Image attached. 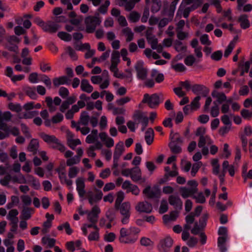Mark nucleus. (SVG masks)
Here are the masks:
<instances>
[{
  "mask_svg": "<svg viewBox=\"0 0 252 252\" xmlns=\"http://www.w3.org/2000/svg\"><path fill=\"white\" fill-rule=\"evenodd\" d=\"M128 230L124 227L122 228L120 231V236L119 240L120 243L124 244H133L138 239L137 234L140 232V230L136 227H130Z\"/></svg>",
  "mask_w": 252,
  "mask_h": 252,
  "instance_id": "nucleus-1",
  "label": "nucleus"
},
{
  "mask_svg": "<svg viewBox=\"0 0 252 252\" xmlns=\"http://www.w3.org/2000/svg\"><path fill=\"white\" fill-rule=\"evenodd\" d=\"M39 136L43 140L47 143L49 147L55 150H58L61 152H63L65 147L60 142V141L54 135H48L44 132L39 133Z\"/></svg>",
  "mask_w": 252,
  "mask_h": 252,
  "instance_id": "nucleus-2",
  "label": "nucleus"
},
{
  "mask_svg": "<svg viewBox=\"0 0 252 252\" xmlns=\"http://www.w3.org/2000/svg\"><path fill=\"white\" fill-rule=\"evenodd\" d=\"M163 94H154L151 95L148 94H145L142 102L143 103H147L151 108H156L160 103L163 101Z\"/></svg>",
  "mask_w": 252,
  "mask_h": 252,
  "instance_id": "nucleus-3",
  "label": "nucleus"
},
{
  "mask_svg": "<svg viewBox=\"0 0 252 252\" xmlns=\"http://www.w3.org/2000/svg\"><path fill=\"white\" fill-rule=\"evenodd\" d=\"M117 210H119L121 215L123 216L122 222L124 224L128 223L129 219L130 216V204L129 202H125L120 205L118 208H115Z\"/></svg>",
  "mask_w": 252,
  "mask_h": 252,
  "instance_id": "nucleus-4",
  "label": "nucleus"
},
{
  "mask_svg": "<svg viewBox=\"0 0 252 252\" xmlns=\"http://www.w3.org/2000/svg\"><path fill=\"white\" fill-rule=\"evenodd\" d=\"M87 33H93L97 25H100L101 21L99 18L96 16H88L85 21Z\"/></svg>",
  "mask_w": 252,
  "mask_h": 252,
  "instance_id": "nucleus-5",
  "label": "nucleus"
},
{
  "mask_svg": "<svg viewBox=\"0 0 252 252\" xmlns=\"http://www.w3.org/2000/svg\"><path fill=\"white\" fill-rule=\"evenodd\" d=\"M173 240L169 236L160 240L158 249L160 252H168L173 245Z\"/></svg>",
  "mask_w": 252,
  "mask_h": 252,
  "instance_id": "nucleus-6",
  "label": "nucleus"
},
{
  "mask_svg": "<svg viewBox=\"0 0 252 252\" xmlns=\"http://www.w3.org/2000/svg\"><path fill=\"white\" fill-rule=\"evenodd\" d=\"M134 68L137 72V76L139 79L144 80L147 78V70L144 67L142 61H137L134 66Z\"/></svg>",
  "mask_w": 252,
  "mask_h": 252,
  "instance_id": "nucleus-7",
  "label": "nucleus"
},
{
  "mask_svg": "<svg viewBox=\"0 0 252 252\" xmlns=\"http://www.w3.org/2000/svg\"><path fill=\"white\" fill-rule=\"evenodd\" d=\"M143 193L148 198H158L160 196V191L158 188H154L151 189L150 186H147L143 190Z\"/></svg>",
  "mask_w": 252,
  "mask_h": 252,
  "instance_id": "nucleus-8",
  "label": "nucleus"
},
{
  "mask_svg": "<svg viewBox=\"0 0 252 252\" xmlns=\"http://www.w3.org/2000/svg\"><path fill=\"white\" fill-rule=\"evenodd\" d=\"M135 210L140 213H150L152 211L153 207L151 203L147 201H143L137 203Z\"/></svg>",
  "mask_w": 252,
  "mask_h": 252,
  "instance_id": "nucleus-9",
  "label": "nucleus"
},
{
  "mask_svg": "<svg viewBox=\"0 0 252 252\" xmlns=\"http://www.w3.org/2000/svg\"><path fill=\"white\" fill-rule=\"evenodd\" d=\"M191 90L194 94H200L203 97H206L210 92L209 88L201 84L193 85L191 87Z\"/></svg>",
  "mask_w": 252,
  "mask_h": 252,
  "instance_id": "nucleus-10",
  "label": "nucleus"
},
{
  "mask_svg": "<svg viewBox=\"0 0 252 252\" xmlns=\"http://www.w3.org/2000/svg\"><path fill=\"white\" fill-rule=\"evenodd\" d=\"M168 202L176 210L180 211L182 209L183 202L179 196L174 195H170L168 197Z\"/></svg>",
  "mask_w": 252,
  "mask_h": 252,
  "instance_id": "nucleus-11",
  "label": "nucleus"
},
{
  "mask_svg": "<svg viewBox=\"0 0 252 252\" xmlns=\"http://www.w3.org/2000/svg\"><path fill=\"white\" fill-rule=\"evenodd\" d=\"M100 213L99 208L95 205L94 206L91 211L88 214L87 219L91 223H96L97 222L98 215Z\"/></svg>",
  "mask_w": 252,
  "mask_h": 252,
  "instance_id": "nucleus-12",
  "label": "nucleus"
},
{
  "mask_svg": "<svg viewBox=\"0 0 252 252\" xmlns=\"http://www.w3.org/2000/svg\"><path fill=\"white\" fill-rule=\"evenodd\" d=\"M130 178L133 182L136 183L139 181H141V183H144L146 181L145 178H142L141 171L138 166L132 168Z\"/></svg>",
  "mask_w": 252,
  "mask_h": 252,
  "instance_id": "nucleus-13",
  "label": "nucleus"
},
{
  "mask_svg": "<svg viewBox=\"0 0 252 252\" xmlns=\"http://www.w3.org/2000/svg\"><path fill=\"white\" fill-rule=\"evenodd\" d=\"M60 28V26L55 22L52 21H48L45 23L42 30L50 33H54L56 32Z\"/></svg>",
  "mask_w": 252,
  "mask_h": 252,
  "instance_id": "nucleus-14",
  "label": "nucleus"
},
{
  "mask_svg": "<svg viewBox=\"0 0 252 252\" xmlns=\"http://www.w3.org/2000/svg\"><path fill=\"white\" fill-rule=\"evenodd\" d=\"M76 183L77 186L76 189L78 192L79 195L80 197H82L84 196L86 192L84 180L83 178H79L76 180Z\"/></svg>",
  "mask_w": 252,
  "mask_h": 252,
  "instance_id": "nucleus-15",
  "label": "nucleus"
},
{
  "mask_svg": "<svg viewBox=\"0 0 252 252\" xmlns=\"http://www.w3.org/2000/svg\"><path fill=\"white\" fill-rule=\"evenodd\" d=\"M69 80L66 76H62L54 78L53 79V83L54 87L56 88L62 85L69 84Z\"/></svg>",
  "mask_w": 252,
  "mask_h": 252,
  "instance_id": "nucleus-16",
  "label": "nucleus"
},
{
  "mask_svg": "<svg viewBox=\"0 0 252 252\" xmlns=\"http://www.w3.org/2000/svg\"><path fill=\"white\" fill-rule=\"evenodd\" d=\"M179 190L181 196L184 198H187L196 193L195 189H188L186 187H181Z\"/></svg>",
  "mask_w": 252,
  "mask_h": 252,
  "instance_id": "nucleus-17",
  "label": "nucleus"
},
{
  "mask_svg": "<svg viewBox=\"0 0 252 252\" xmlns=\"http://www.w3.org/2000/svg\"><path fill=\"white\" fill-rule=\"evenodd\" d=\"M125 151L124 143L122 141L119 142L116 145L114 152L113 158H120Z\"/></svg>",
  "mask_w": 252,
  "mask_h": 252,
  "instance_id": "nucleus-18",
  "label": "nucleus"
},
{
  "mask_svg": "<svg viewBox=\"0 0 252 252\" xmlns=\"http://www.w3.org/2000/svg\"><path fill=\"white\" fill-rule=\"evenodd\" d=\"M228 238V230L226 227L221 226V252L227 250L225 243Z\"/></svg>",
  "mask_w": 252,
  "mask_h": 252,
  "instance_id": "nucleus-19",
  "label": "nucleus"
},
{
  "mask_svg": "<svg viewBox=\"0 0 252 252\" xmlns=\"http://www.w3.org/2000/svg\"><path fill=\"white\" fill-rule=\"evenodd\" d=\"M39 147L38 141L37 139H32L28 147V150L35 155L37 152V150Z\"/></svg>",
  "mask_w": 252,
  "mask_h": 252,
  "instance_id": "nucleus-20",
  "label": "nucleus"
},
{
  "mask_svg": "<svg viewBox=\"0 0 252 252\" xmlns=\"http://www.w3.org/2000/svg\"><path fill=\"white\" fill-rule=\"evenodd\" d=\"M34 211V209L30 207H24L21 212L20 219L23 220H28L31 218V214Z\"/></svg>",
  "mask_w": 252,
  "mask_h": 252,
  "instance_id": "nucleus-21",
  "label": "nucleus"
},
{
  "mask_svg": "<svg viewBox=\"0 0 252 252\" xmlns=\"http://www.w3.org/2000/svg\"><path fill=\"white\" fill-rule=\"evenodd\" d=\"M154 131L152 128L150 127L147 129L145 133V139L148 145H151L154 141Z\"/></svg>",
  "mask_w": 252,
  "mask_h": 252,
  "instance_id": "nucleus-22",
  "label": "nucleus"
},
{
  "mask_svg": "<svg viewBox=\"0 0 252 252\" xmlns=\"http://www.w3.org/2000/svg\"><path fill=\"white\" fill-rule=\"evenodd\" d=\"M238 21L240 23L241 28L243 29L248 28L250 24L248 19V16L246 14L240 15L238 19Z\"/></svg>",
  "mask_w": 252,
  "mask_h": 252,
  "instance_id": "nucleus-23",
  "label": "nucleus"
},
{
  "mask_svg": "<svg viewBox=\"0 0 252 252\" xmlns=\"http://www.w3.org/2000/svg\"><path fill=\"white\" fill-rule=\"evenodd\" d=\"M81 89L82 91L90 93L93 91V87L89 82V81L86 79H83L81 83Z\"/></svg>",
  "mask_w": 252,
  "mask_h": 252,
  "instance_id": "nucleus-24",
  "label": "nucleus"
},
{
  "mask_svg": "<svg viewBox=\"0 0 252 252\" xmlns=\"http://www.w3.org/2000/svg\"><path fill=\"white\" fill-rule=\"evenodd\" d=\"M170 142H173L174 144L178 143L179 144H183V139L180 136L179 133H174L172 130L170 135Z\"/></svg>",
  "mask_w": 252,
  "mask_h": 252,
  "instance_id": "nucleus-25",
  "label": "nucleus"
},
{
  "mask_svg": "<svg viewBox=\"0 0 252 252\" xmlns=\"http://www.w3.org/2000/svg\"><path fill=\"white\" fill-rule=\"evenodd\" d=\"M182 145L178 143L174 144L173 142H169L168 147L172 153L178 154L182 152V148L181 147Z\"/></svg>",
  "mask_w": 252,
  "mask_h": 252,
  "instance_id": "nucleus-26",
  "label": "nucleus"
},
{
  "mask_svg": "<svg viewBox=\"0 0 252 252\" xmlns=\"http://www.w3.org/2000/svg\"><path fill=\"white\" fill-rule=\"evenodd\" d=\"M162 6L161 1L160 0H153L152 5L151 6V12L155 13L159 11Z\"/></svg>",
  "mask_w": 252,
  "mask_h": 252,
  "instance_id": "nucleus-27",
  "label": "nucleus"
},
{
  "mask_svg": "<svg viewBox=\"0 0 252 252\" xmlns=\"http://www.w3.org/2000/svg\"><path fill=\"white\" fill-rule=\"evenodd\" d=\"M26 94L32 99H36L37 95L35 93V87H27L25 89Z\"/></svg>",
  "mask_w": 252,
  "mask_h": 252,
  "instance_id": "nucleus-28",
  "label": "nucleus"
},
{
  "mask_svg": "<svg viewBox=\"0 0 252 252\" xmlns=\"http://www.w3.org/2000/svg\"><path fill=\"white\" fill-rule=\"evenodd\" d=\"M90 117L88 115V112L86 111H83L80 117V120L81 124L84 126H87L89 124L90 120Z\"/></svg>",
  "mask_w": 252,
  "mask_h": 252,
  "instance_id": "nucleus-29",
  "label": "nucleus"
},
{
  "mask_svg": "<svg viewBox=\"0 0 252 252\" xmlns=\"http://www.w3.org/2000/svg\"><path fill=\"white\" fill-rule=\"evenodd\" d=\"M174 48L178 52H185L187 50V46L183 45V43L179 40H176L174 42Z\"/></svg>",
  "mask_w": 252,
  "mask_h": 252,
  "instance_id": "nucleus-30",
  "label": "nucleus"
},
{
  "mask_svg": "<svg viewBox=\"0 0 252 252\" xmlns=\"http://www.w3.org/2000/svg\"><path fill=\"white\" fill-rule=\"evenodd\" d=\"M8 108L11 111L19 113L22 111V108L20 104L19 103H13L10 102L8 105Z\"/></svg>",
  "mask_w": 252,
  "mask_h": 252,
  "instance_id": "nucleus-31",
  "label": "nucleus"
},
{
  "mask_svg": "<svg viewBox=\"0 0 252 252\" xmlns=\"http://www.w3.org/2000/svg\"><path fill=\"white\" fill-rule=\"evenodd\" d=\"M58 36L63 40L65 41H70L71 40L72 36L71 34L64 32H60L58 33Z\"/></svg>",
  "mask_w": 252,
  "mask_h": 252,
  "instance_id": "nucleus-32",
  "label": "nucleus"
},
{
  "mask_svg": "<svg viewBox=\"0 0 252 252\" xmlns=\"http://www.w3.org/2000/svg\"><path fill=\"white\" fill-rule=\"evenodd\" d=\"M124 199V193L122 191H119L117 193V199L115 203V207L118 208L121 205L122 202Z\"/></svg>",
  "mask_w": 252,
  "mask_h": 252,
  "instance_id": "nucleus-33",
  "label": "nucleus"
},
{
  "mask_svg": "<svg viewBox=\"0 0 252 252\" xmlns=\"http://www.w3.org/2000/svg\"><path fill=\"white\" fill-rule=\"evenodd\" d=\"M106 217L109 220V222H112L115 219L116 214L113 209L111 208L106 212Z\"/></svg>",
  "mask_w": 252,
  "mask_h": 252,
  "instance_id": "nucleus-34",
  "label": "nucleus"
},
{
  "mask_svg": "<svg viewBox=\"0 0 252 252\" xmlns=\"http://www.w3.org/2000/svg\"><path fill=\"white\" fill-rule=\"evenodd\" d=\"M201 99L200 96H196L194 99L191 101L190 105H189L192 110H197L200 107L199 100Z\"/></svg>",
  "mask_w": 252,
  "mask_h": 252,
  "instance_id": "nucleus-35",
  "label": "nucleus"
},
{
  "mask_svg": "<svg viewBox=\"0 0 252 252\" xmlns=\"http://www.w3.org/2000/svg\"><path fill=\"white\" fill-rule=\"evenodd\" d=\"M110 4V1L108 0H105L104 3L101 5L98 9V11L101 14H105L107 13L108 7Z\"/></svg>",
  "mask_w": 252,
  "mask_h": 252,
  "instance_id": "nucleus-36",
  "label": "nucleus"
},
{
  "mask_svg": "<svg viewBox=\"0 0 252 252\" xmlns=\"http://www.w3.org/2000/svg\"><path fill=\"white\" fill-rule=\"evenodd\" d=\"M38 114V112L37 111H29L27 112H25L24 113L22 117H20V119H32L34 116L37 115Z\"/></svg>",
  "mask_w": 252,
  "mask_h": 252,
  "instance_id": "nucleus-37",
  "label": "nucleus"
},
{
  "mask_svg": "<svg viewBox=\"0 0 252 252\" xmlns=\"http://www.w3.org/2000/svg\"><path fill=\"white\" fill-rule=\"evenodd\" d=\"M146 116L144 115V113L140 110H136L133 115V119L134 121H138L139 122L143 119Z\"/></svg>",
  "mask_w": 252,
  "mask_h": 252,
  "instance_id": "nucleus-38",
  "label": "nucleus"
},
{
  "mask_svg": "<svg viewBox=\"0 0 252 252\" xmlns=\"http://www.w3.org/2000/svg\"><path fill=\"white\" fill-rule=\"evenodd\" d=\"M168 209V207L166 200L163 199L161 202L159 213L161 214H164L167 211Z\"/></svg>",
  "mask_w": 252,
  "mask_h": 252,
  "instance_id": "nucleus-39",
  "label": "nucleus"
},
{
  "mask_svg": "<svg viewBox=\"0 0 252 252\" xmlns=\"http://www.w3.org/2000/svg\"><path fill=\"white\" fill-rule=\"evenodd\" d=\"M111 62V63H120V53L119 51H114L112 52Z\"/></svg>",
  "mask_w": 252,
  "mask_h": 252,
  "instance_id": "nucleus-40",
  "label": "nucleus"
},
{
  "mask_svg": "<svg viewBox=\"0 0 252 252\" xmlns=\"http://www.w3.org/2000/svg\"><path fill=\"white\" fill-rule=\"evenodd\" d=\"M80 161L79 157L74 156L73 158L68 159L66 161V165L68 166H71L73 164L78 163Z\"/></svg>",
  "mask_w": 252,
  "mask_h": 252,
  "instance_id": "nucleus-41",
  "label": "nucleus"
},
{
  "mask_svg": "<svg viewBox=\"0 0 252 252\" xmlns=\"http://www.w3.org/2000/svg\"><path fill=\"white\" fill-rule=\"evenodd\" d=\"M214 106H213L211 110V115L213 117H217L219 114V109L218 106V103L216 101L213 102Z\"/></svg>",
  "mask_w": 252,
  "mask_h": 252,
  "instance_id": "nucleus-42",
  "label": "nucleus"
},
{
  "mask_svg": "<svg viewBox=\"0 0 252 252\" xmlns=\"http://www.w3.org/2000/svg\"><path fill=\"white\" fill-rule=\"evenodd\" d=\"M0 129L7 133V134H10V126L6 123L1 121V119H0Z\"/></svg>",
  "mask_w": 252,
  "mask_h": 252,
  "instance_id": "nucleus-43",
  "label": "nucleus"
},
{
  "mask_svg": "<svg viewBox=\"0 0 252 252\" xmlns=\"http://www.w3.org/2000/svg\"><path fill=\"white\" fill-rule=\"evenodd\" d=\"M0 129L7 133V134H10V126L6 123L1 121V119H0Z\"/></svg>",
  "mask_w": 252,
  "mask_h": 252,
  "instance_id": "nucleus-44",
  "label": "nucleus"
},
{
  "mask_svg": "<svg viewBox=\"0 0 252 252\" xmlns=\"http://www.w3.org/2000/svg\"><path fill=\"white\" fill-rule=\"evenodd\" d=\"M116 235L113 232H110L104 236V240L107 242H113L116 239Z\"/></svg>",
  "mask_w": 252,
  "mask_h": 252,
  "instance_id": "nucleus-45",
  "label": "nucleus"
},
{
  "mask_svg": "<svg viewBox=\"0 0 252 252\" xmlns=\"http://www.w3.org/2000/svg\"><path fill=\"white\" fill-rule=\"evenodd\" d=\"M229 145L225 143L224 144L223 152L221 154V157L227 158L231 155V152L229 150Z\"/></svg>",
  "mask_w": 252,
  "mask_h": 252,
  "instance_id": "nucleus-46",
  "label": "nucleus"
},
{
  "mask_svg": "<svg viewBox=\"0 0 252 252\" xmlns=\"http://www.w3.org/2000/svg\"><path fill=\"white\" fill-rule=\"evenodd\" d=\"M21 130L25 136L28 138H31L32 135L29 130V127L25 124H21Z\"/></svg>",
  "mask_w": 252,
  "mask_h": 252,
  "instance_id": "nucleus-47",
  "label": "nucleus"
},
{
  "mask_svg": "<svg viewBox=\"0 0 252 252\" xmlns=\"http://www.w3.org/2000/svg\"><path fill=\"white\" fill-rule=\"evenodd\" d=\"M173 68L176 72H184L186 70V67L182 63H178L175 65H172Z\"/></svg>",
  "mask_w": 252,
  "mask_h": 252,
  "instance_id": "nucleus-48",
  "label": "nucleus"
},
{
  "mask_svg": "<svg viewBox=\"0 0 252 252\" xmlns=\"http://www.w3.org/2000/svg\"><path fill=\"white\" fill-rule=\"evenodd\" d=\"M63 116L60 113H58L56 115L54 116L52 118V122L53 124H57L62 122L63 120Z\"/></svg>",
  "mask_w": 252,
  "mask_h": 252,
  "instance_id": "nucleus-49",
  "label": "nucleus"
},
{
  "mask_svg": "<svg viewBox=\"0 0 252 252\" xmlns=\"http://www.w3.org/2000/svg\"><path fill=\"white\" fill-rule=\"evenodd\" d=\"M208 219V215L207 214H203V216L200 218L199 220V226L203 228L206 225V221Z\"/></svg>",
  "mask_w": 252,
  "mask_h": 252,
  "instance_id": "nucleus-50",
  "label": "nucleus"
},
{
  "mask_svg": "<svg viewBox=\"0 0 252 252\" xmlns=\"http://www.w3.org/2000/svg\"><path fill=\"white\" fill-rule=\"evenodd\" d=\"M140 17V14L135 11H133L130 13L129 19L130 20L134 23L137 22L139 20Z\"/></svg>",
  "mask_w": 252,
  "mask_h": 252,
  "instance_id": "nucleus-51",
  "label": "nucleus"
},
{
  "mask_svg": "<svg viewBox=\"0 0 252 252\" xmlns=\"http://www.w3.org/2000/svg\"><path fill=\"white\" fill-rule=\"evenodd\" d=\"M202 162L201 161L198 162L193 164L191 171V174L192 176H195L196 173L200 168Z\"/></svg>",
  "mask_w": 252,
  "mask_h": 252,
  "instance_id": "nucleus-52",
  "label": "nucleus"
},
{
  "mask_svg": "<svg viewBox=\"0 0 252 252\" xmlns=\"http://www.w3.org/2000/svg\"><path fill=\"white\" fill-rule=\"evenodd\" d=\"M66 50H67L68 55H69V56L71 57V58L73 60L76 61L77 60V54H76L75 51L73 50V49L71 47L68 46L66 48Z\"/></svg>",
  "mask_w": 252,
  "mask_h": 252,
  "instance_id": "nucleus-53",
  "label": "nucleus"
},
{
  "mask_svg": "<svg viewBox=\"0 0 252 252\" xmlns=\"http://www.w3.org/2000/svg\"><path fill=\"white\" fill-rule=\"evenodd\" d=\"M59 95L63 98H66L69 95L68 89L64 87H61L59 91Z\"/></svg>",
  "mask_w": 252,
  "mask_h": 252,
  "instance_id": "nucleus-54",
  "label": "nucleus"
},
{
  "mask_svg": "<svg viewBox=\"0 0 252 252\" xmlns=\"http://www.w3.org/2000/svg\"><path fill=\"white\" fill-rule=\"evenodd\" d=\"M149 16V8L148 7H145L144 9L143 15H142V17L141 19V22L142 23H146L148 20Z\"/></svg>",
  "mask_w": 252,
  "mask_h": 252,
  "instance_id": "nucleus-55",
  "label": "nucleus"
},
{
  "mask_svg": "<svg viewBox=\"0 0 252 252\" xmlns=\"http://www.w3.org/2000/svg\"><path fill=\"white\" fill-rule=\"evenodd\" d=\"M200 40L203 45H210L211 44V41L209 40L208 35L206 34H203L200 37Z\"/></svg>",
  "mask_w": 252,
  "mask_h": 252,
  "instance_id": "nucleus-56",
  "label": "nucleus"
},
{
  "mask_svg": "<svg viewBox=\"0 0 252 252\" xmlns=\"http://www.w3.org/2000/svg\"><path fill=\"white\" fill-rule=\"evenodd\" d=\"M99 238V232L97 231L92 232L88 236V239L90 241H98Z\"/></svg>",
  "mask_w": 252,
  "mask_h": 252,
  "instance_id": "nucleus-57",
  "label": "nucleus"
},
{
  "mask_svg": "<svg viewBox=\"0 0 252 252\" xmlns=\"http://www.w3.org/2000/svg\"><path fill=\"white\" fill-rule=\"evenodd\" d=\"M235 46V43L233 42H231L228 46H227V49L225 50L224 54V56L225 58H227L228 57V56L230 55V54L232 52L233 48Z\"/></svg>",
  "mask_w": 252,
  "mask_h": 252,
  "instance_id": "nucleus-58",
  "label": "nucleus"
},
{
  "mask_svg": "<svg viewBox=\"0 0 252 252\" xmlns=\"http://www.w3.org/2000/svg\"><path fill=\"white\" fill-rule=\"evenodd\" d=\"M11 179V176L9 174H7L4 177L3 179L0 180V183L2 186H6L8 185Z\"/></svg>",
  "mask_w": 252,
  "mask_h": 252,
  "instance_id": "nucleus-59",
  "label": "nucleus"
},
{
  "mask_svg": "<svg viewBox=\"0 0 252 252\" xmlns=\"http://www.w3.org/2000/svg\"><path fill=\"white\" fill-rule=\"evenodd\" d=\"M12 117V115L9 111H5L4 112L2 115V117H0V119H1V121H5L6 122L9 121L11 118Z\"/></svg>",
  "mask_w": 252,
  "mask_h": 252,
  "instance_id": "nucleus-60",
  "label": "nucleus"
},
{
  "mask_svg": "<svg viewBox=\"0 0 252 252\" xmlns=\"http://www.w3.org/2000/svg\"><path fill=\"white\" fill-rule=\"evenodd\" d=\"M79 170L77 167H72L69 168L68 172V176L70 178H74L76 176Z\"/></svg>",
  "mask_w": 252,
  "mask_h": 252,
  "instance_id": "nucleus-61",
  "label": "nucleus"
},
{
  "mask_svg": "<svg viewBox=\"0 0 252 252\" xmlns=\"http://www.w3.org/2000/svg\"><path fill=\"white\" fill-rule=\"evenodd\" d=\"M242 117L245 119H250L252 117V112L247 109H242L241 112Z\"/></svg>",
  "mask_w": 252,
  "mask_h": 252,
  "instance_id": "nucleus-62",
  "label": "nucleus"
},
{
  "mask_svg": "<svg viewBox=\"0 0 252 252\" xmlns=\"http://www.w3.org/2000/svg\"><path fill=\"white\" fill-rule=\"evenodd\" d=\"M22 202L25 206H29L32 203V199L28 195H22L21 197Z\"/></svg>",
  "mask_w": 252,
  "mask_h": 252,
  "instance_id": "nucleus-63",
  "label": "nucleus"
},
{
  "mask_svg": "<svg viewBox=\"0 0 252 252\" xmlns=\"http://www.w3.org/2000/svg\"><path fill=\"white\" fill-rule=\"evenodd\" d=\"M15 33L17 35L24 34L26 32V31L21 26H17L14 28Z\"/></svg>",
  "mask_w": 252,
  "mask_h": 252,
  "instance_id": "nucleus-64",
  "label": "nucleus"
}]
</instances>
